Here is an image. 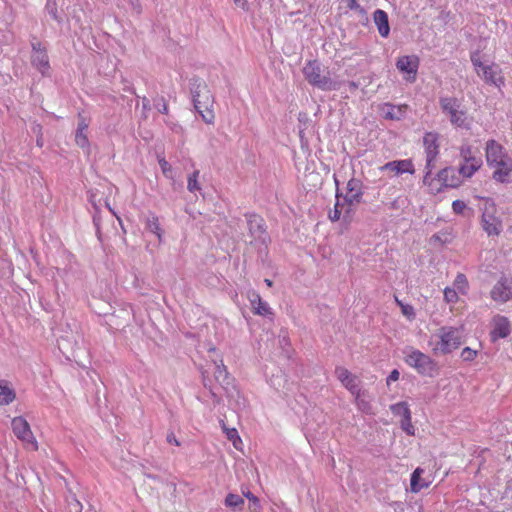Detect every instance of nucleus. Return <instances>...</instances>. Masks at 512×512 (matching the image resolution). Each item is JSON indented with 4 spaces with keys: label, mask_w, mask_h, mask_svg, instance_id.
Returning <instances> with one entry per match:
<instances>
[{
    "label": "nucleus",
    "mask_w": 512,
    "mask_h": 512,
    "mask_svg": "<svg viewBox=\"0 0 512 512\" xmlns=\"http://www.w3.org/2000/svg\"><path fill=\"white\" fill-rule=\"evenodd\" d=\"M485 159L492 169V179L498 183H507L512 175V158L496 140L489 139L485 144Z\"/></svg>",
    "instance_id": "nucleus-1"
},
{
    "label": "nucleus",
    "mask_w": 512,
    "mask_h": 512,
    "mask_svg": "<svg viewBox=\"0 0 512 512\" xmlns=\"http://www.w3.org/2000/svg\"><path fill=\"white\" fill-rule=\"evenodd\" d=\"M193 102L196 111L201 116L202 120L209 125L215 122L214 113V96L212 95L207 84L200 80H194L192 84Z\"/></svg>",
    "instance_id": "nucleus-2"
},
{
    "label": "nucleus",
    "mask_w": 512,
    "mask_h": 512,
    "mask_svg": "<svg viewBox=\"0 0 512 512\" xmlns=\"http://www.w3.org/2000/svg\"><path fill=\"white\" fill-rule=\"evenodd\" d=\"M433 338H436L435 341H431L434 354H449L458 349L462 343L459 329L450 326L441 327Z\"/></svg>",
    "instance_id": "nucleus-3"
},
{
    "label": "nucleus",
    "mask_w": 512,
    "mask_h": 512,
    "mask_svg": "<svg viewBox=\"0 0 512 512\" xmlns=\"http://www.w3.org/2000/svg\"><path fill=\"white\" fill-rule=\"evenodd\" d=\"M404 361L421 376L433 378L439 374L437 362L418 349L412 348L407 351Z\"/></svg>",
    "instance_id": "nucleus-4"
},
{
    "label": "nucleus",
    "mask_w": 512,
    "mask_h": 512,
    "mask_svg": "<svg viewBox=\"0 0 512 512\" xmlns=\"http://www.w3.org/2000/svg\"><path fill=\"white\" fill-rule=\"evenodd\" d=\"M442 112L448 116L450 123L459 128H470V120L467 111L462 106L460 99L456 97H442L439 100Z\"/></svg>",
    "instance_id": "nucleus-5"
},
{
    "label": "nucleus",
    "mask_w": 512,
    "mask_h": 512,
    "mask_svg": "<svg viewBox=\"0 0 512 512\" xmlns=\"http://www.w3.org/2000/svg\"><path fill=\"white\" fill-rule=\"evenodd\" d=\"M322 65L317 60H309L303 67V74L309 84L315 86L323 91L336 90L339 88V83L332 80L329 72L322 75Z\"/></svg>",
    "instance_id": "nucleus-6"
},
{
    "label": "nucleus",
    "mask_w": 512,
    "mask_h": 512,
    "mask_svg": "<svg viewBox=\"0 0 512 512\" xmlns=\"http://www.w3.org/2000/svg\"><path fill=\"white\" fill-rule=\"evenodd\" d=\"M470 59L477 75L481 77L487 84L500 86L504 83L502 71L497 64L483 63L478 51L472 53Z\"/></svg>",
    "instance_id": "nucleus-7"
},
{
    "label": "nucleus",
    "mask_w": 512,
    "mask_h": 512,
    "mask_svg": "<svg viewBox=\"0 0 512 512\" xmlns=\"http://www.w3.org/2000/svg\"><path fill=\"white\" fill-rule=\"evenodd\" d=\"M15 436L23 443L24 447L33 451L38 450V443L31 431L27 420L21 416L14 417L11 422Z\"/></svg>",
    "instance_id": "nucleus-8"
},
{
    "label": "nucleus",
    "mask_w": 512,
    "mask_h": 512,
    "mask_svg": "<svg viewBox=\"0 0 512 512\" xmlns=\"http://www.w3.org/2000/svg\"><path fill=\"white\" fill-rule=\"evenodd\" d=\"M481 226L488 236H498L502 231V221L497 215L494 203L486 202L484 205Z\"/></svg>",
    "instance_id": "nucleus-9"
},
{
    "label": "nucleus",
    "mask_w": 512,
    "mask_h": 512,
    "mask_svg": "<svg viewBox=\"0 0 512 512\" xmlns=\"http://www.w3.org/2000/svg\"><path fill=\"white\" fill-rule=\"evenodd\" d=\"M420 59L416 55H405L398 58L396 67L404 75V79L414 82L417 77Z\"/></svg>",
    "instance_id": "nucleus-10"
},
{
    "label": "nucleus",
    "mask_w": 512,
    "mask_h": 512,
    "mask_svg": "<svg viewBox=\"0 0 512 512\" xmlns=\"http://www.w3.org/2000/svg\"><path fill=\"white\" fill-rule=\"evenodd\" d=\"M31 63L43 76L49 75V57L46 48L39 41L32 42Z\"/></svg>",
    "instance_id": "nucleus-11"
},
{
    "label": "nucleus",
    "mask_w": 512,
    "mask_h": 512,
    "mask_svg": "<svg viewBox=\"0 0 512 512\" xmlns=\"http://www.w3.org/2000/svg\"><path fill=\"white\" fill-rule=\"evenodd\" d=\"M248 229L251 237L257 243L266 244L269 239L264 219L257 214L247 215Z\"/></svg>",
    "instance_id": "nucleus-12"
},
{
    "label": "nucleus",
    "mask_w": 512,
    "mask_h": 512,
    "mask_svg": "<svg viewBox=\"0 0 512 512\" xmlns=\"http://www.w3.org/2000/svg\"><path fill=\"white\" fill-rule=\"evenodd\" d=\"M335 375L341 384L352 394L355 398L360 397L359 379L356 375L352 374L347 368L337 366L335 368Z\"/></svg>",
    "instance_id": "nucleus-13"
},
{
    "label": "nucleus",
    "mask_w": 512,
    "mask_h": 512,
    "mask_svg": "<svg viewBox=\"0 0 512 512\" xmlns=\"http://www.w3.org/2000/svg\"><path fill=\"white\" fill-rule=\"evenodd\" d=\"M493 301L506 303L512 300V280L502 276L490 291Z\"/></svg>",
    "instance_id": "nucleus-14"
},
{
    "label": "nucleus",
    "mask_w": 512,
    "mask_h": 512,
    "mask_svg": "<svg viewBox=\"0 0 512 512\" xmlns=\"http://www.w3.org/2000/svg\"><path fill=\"white\" fill-rule=\"evenodd\" d=\"M247 298L250 302L251 309L254 315L262 316V317H268L270 319L273 318L274 312L272 308L269 306V304L264 301L260 294L255 291L251 290L247 293Z\"/></svg>",
    "instance_id": "nucleus-15"
},
{
    "label": "nucleus",
    "mask_w": 512,
    "mask_h": 512,
    "mask_svg": "<svg viewBox=\"0 0 512 512\" xmlns=\"http://www.w3.org/2000/svg\"><path fill=\"white\" fill-rule=\"evenodd\" d=\"M423 146L426 154L427 167H430L439 154V134L427 132L423 137Z\"/></svg>",
    "instance_id": "nucleus-16"
},
{
    "label": "nucleus",
    "mask_w": 512,
    "mask_h": 512,
    "mask_svg": "<svg viewBox=\"0 0 512 512\" xmlns=\"http://www.w3.org/2000/svg\"><path fill=\"white\" fill-rule=\"evenodd\" d=\"M492 329L490 331V338L492 342H496L501 338H506L511 333V324L507 317L496 315L492 318Z\"/></svg>",
    "instance_id": "nucleus-17"
},
{
    "label": "nucleus",
    "mask_w": 512,
    "mask_h": 512,
    "mask_svg": "<svg viewBox=\"0 0 512 512\" xmlns=\"http://www.w3.org/2000/svg\"><path fill=\"white\" fill-rule=\"evenodd\" d=\"M381 171H388L391 176H399L404 173L414 174L415 168L411 159L394 160L380 167Z\"/></svg>",
    "instance_id": "nucleus-18"
},
{
    "label": "nucleus",
    "mask_w": 512,
    "mask_h": 512,
    "mask_svg": "<svg viewBox=\"0 0 512 512\" xmlns=\"http://www.w3.org/2000/svg\"><path fill=\"white\" fill-rule=\"evenodd\" d=\"M423 473L424 469L420 467H417L413 471L410 479V491L412 493H418L422 489L428 488L432 484L433 478L431 477V475L422 477Z\"/></svg>",
    "instance_id": "nucleus-19"
},
{
    "label": "nucleus",
    "mask_w": 512,
    "mask_h": 512,
    "mask_svg": "<svg viewBox=\"0 0 512 512\" xmlns=\"http://www.w3.org/2000/svg\"><path fill=\"white\" fill-rule=\"evenodd\" d=\"M346 189L347 194L345 196V201L348 202L349 205L360 203L363 195L362 182L359 179L351 178L347 182Z\"/></svg>",
    "instance_id": "nucleus-20"
},
{
    "label": "nucleus",
    "mask_w": 512,
    "mask_h": 512,
    "mask_svg": "<svg viewBox=\"0 0 512 512\" xmlns=\"http://www.w3.org/2000/svg\"><path fill=\"white\" fill-rule=\"evenodd\" d=\"M373 19L378 28L379 34L384 38L388 37L390 27L387 13L381 9H377L373 14Z\"/></svg>",
    "instance_id": "nucleus-21"
},
{
    "label": "nucleus",
    "mask_w": 512,
    "mask_h": 512,
    "mask_svg": "<svg viewBox=\"0 0 512 512\" xmlns=\"http://www.w3.org/2000/svg\"><path fill=\"white\" fill-rule=\"evenodd\" d=\"M89 127V123L86 121V119L79 114V123L78 128L75 135V142L76 144L81 148H88L89 147V140L86 134V131Z\"/></svg>",
    "instance_id": "nucleus-22"
},
{
    "label": "nucleus",
    "mask_w": 512,
    "mask_h": 512,
    "mask_svg": "<svg viewBox=\"0 0 512 512\" xmlns=\"http://www.w3.org/2000/svg\"><path fill=\"white\" fill-rule=\"evenodd\" d=\"M482 166L481 159H470V161H463L458 168V173L464 178L472 177Z\"/></svg>",
    "instance_id": "nucleus-23"
},
{
    "label": "nucleus",
    "mask_w": 512,
    "mask_h": 512,
    "mask_svg": "<svg viewBox=\"0 0 512 512\" xmlns=\"http://www.w3.org/2000/svg\"><path fill=\"white\" fill-rule=\"evenodd\" d=\"M456 171L452 167H447L439 173V178L444 182L445 186L457 187L461 180L455 176Z\"/></svg>",
    "instance_id": "nucleus-24"
},
{
    "label": "nucleus",
    "mask_w": 512,
    "mask_h": 512,
    "mask_svg": "<svg viewBox=\"0 0 512 512\" xmlns=\"http://www.w3.org/2000/svg\"><path fill=\"white\" fill-rule=\"evenodd\" d=\"M16 398L15 391L6 381H0V405H8Z\"/></svg>",
    "instance_id": "nucleus-25"
},
{
    "label": "nucleus",
    "mask_w": 512,
    "mask_h": 512,
    "mask_svg": "<svg viewBox=\"0 0 512 512\" xmlns=\"http://www.w3.org/2000/svg\"><path fill=\"white\" fill-rule=\"evenodd\" d=\"M469 281L464 273H458L453 281L452 288H455L461 295L465 296L469 291Z\"/></svg>",
    "instance_id": "nucleus-26"
},
{
    "label": "nucleus",
    "mask_w": 512,
    "mask_h": 512,
    "mask_svg": "<svg viewBox=\"0 0 512 512\" xmlns=\"http://www.w3.org/2000/svg\"><path fill=\"white\" fill-rule=\"evenodd\" d=\"M461 294L452 287H445L443 290V299L444 302L448 305H455L459 302Z\"/></svg>",
    "instance_id": "nucleus-27"
},
{
    "label": "nucleus",
    "mask_w": 512,
    "mask_h": 512,
    "mask_svg": "<svg viewBox=\"0 0 512 512\" xmlns=\"http://www.w3.org/2000/svg\"><path fill=\"white\" fill-rule=\"evenodd\" d=\"M390 409L394 415L400 416L401 419L411 415L409 405L404 401L391 405Z\"/></svg>",
    "instance_id": "nucleus-28"
},
{
    "label": "nucleus",
    "mask_w": 512,
    "mask_h": 512,
    "mask_svg": "<svg viewBox=\"0 0 512 512\" xmlns=\"http://www.w3.org/2000/svg\"><path fill=\"white\" fill-rule=\"evenodd\" d=\"M336 203L334 204V207L329 210L328 212V218L332 222H336L341 218V215L343 213V209L345 207L344 203H341L339 201V194H336Z\"/></svg>",
    "instance_id": "nucleus-29"
},
{
    "label": "nucleus",
    "mask_w": 512,
    "mask_h": 512,
    "mask_svg": "<svg viewBox=\"0 0 512 512\" xmlns=\"http://www.w3.org/2000/svg\"><path fill=\"white\" fill-rule=\"evenodd\" d=\"M225 505L232 509L242 510L244 499L237 494L229 493L225 498Z\"/></svg>",
    "instance_id": "nucleus-30"
},
{
    "label": "nucleus",
    "mask_w": 512,
    "mask_h": 512,
    "mask_svg": "<svg viewBox=\"0 0 512 512\" xmlns=\"http://www.w3.org/2000/svg\"><path fill=\"white\" fill-rule=\"evenodd\" d=\"M385 106L388 108V111L385 112V118L387 119H397L399 120L403 113L405 112L407 106L404 105L403 107L401 106H393V105H390V104H385Z\"/></svg>",
    "instance_id": "nucleus-31"
},
{
    "label": "nucleus",
    "mask_w": 512,
    "mask_h": 512,
    "mask_svg": "<svg viewBox=\"0 0 512 512\" xmlns=\"http://www.w3.org/2000/svg\"><path fill=\"white\" fill-rule=\"evenodd\" d=\"M395 302L401 309L402 314L408 319V320H414L416 313L415 309L410 304H405L401 300L398 299V297L395 296Z\"/></svg>",
    "instance_id": "nucleus-32"
},
{
    "label": "nucleus",
    "mask_w": 512,
    "mask_h": 512,
    "mask_svg": "<svg viewBox=\"0 0 512 512\" xmlns=\"http://www.w3.org/2000/svg\"><path fill=\"white\" fill-rule=\"evenodd\" d=\"M223 430L227 436V438L233 442V445L236 449H239V445L242 444V440L238 434V431L235 428H227L223 424Z\"/></svg>",
    "instance_id": "nucleus-33"
},
{
    "label": "nucleus",
    "mask_w": 512,
    "mask_h": 512,
    "mask_svg": "<svg viewBox=\"0 0 512 512\" xmlns=\"http://www.w3.org/2000/svg\"><path fill=\"white\" fill-rule=\"evenodd\" d=\"M244 497H246L249 500V510L250 512H261V504L254 494H252L250 491L243 492Z\"/></svg>",
    "instance_id": "nucleus-34"
},
{
    "label": "nucleus",
    "mask_w": 512,
    "mask_h": 512,
    "mask_svg": "<svg viewBox=\"0 0 512 512\" xmlns=\"http://www.w3.org/2000/svg\"><path fill=\"white\" fill-rule=\"evenodd\" d=\"M199 175H200L199 170H195L192 174L189 175L188 182H187V189L190 192H195V191L201 190L200 184L198 182Z\"/></svg>",
    "instance_id": "nucleus-35"
},
{
    "label": "nucleus",
    "mask_w": 512,
    "mask_h": 512,
    "mask_svg": "<svg viewBox=\"0 0 512 512\" xmlns=\"http://www.w3.org/2000/svg\"><path fill=\"white\" fill-rule=\"evenodd\" d=\"M147 228L150 232L157 235L158 239L160 240L162 237V230L160 227L159 219L156 216H153L151 219L148 220Z\"/></svg>",
    "instance_id": "nucleus-36"
},
{
    "label": "nucleus",
    "mask_w": 512,
    "mask_h": 512,
    "mask_svg": "<svg viewBox=\"0 0 512 512\" xmlns=\"http://www.w3.org/2000/svg\"><path fill=\"white\" fill-rule=\"evenodd\" d=\"M460 156L463 161H470V159H481L480 157H476L474 155L472 147L468 144H463L460 147Z\"/></svg>",
    "instance_id": "nucleus-37"
},
{
    "label": "nucleus",
    "mask_w": 512,
    "mask_h": 512,
    "mask_svg": "<svg viewBox=\"0 0 512 512\" xmlns=\"http://www.w3.org/2000/svg\"><path fill=\"white\" fill-rule=\"evenodd\" d=\"M401 428L403 431H405L408 435L413 436L415 435V428L412 424V417L407 416L400 420Z\"/></svg>",
    "instance_id": "nucleus-38"
},
{
    "label": "nucleus",
    "mask_w": 512,
    "mask_h": 512,
    "mask_svg": "<svg viewBox=\"0 0 512 512\" xmlns=\"http://www.w3.org/2000/svg\"><path fill=\"white\" fill-rule=\"evenodd\" d=\"M466 208V203L462 200H455L452 203V210L456 214H462Z\"/></svg>",
    "instance_id": "nucleus-39"
},
{
    "label": "nucleus",
    "mask_w": 512,
    "mask_h": 512,
    "mask_svg": "<svg viewBox=\"0 0 512 512\" xmlns=\"http://www.w3.org/2000/svg\"><path fill=\"white\" fill-rule=\"evenodd\" d=\"M477 352L469 347L462 350L461 356L465 361H472L475 359Z\"/></svg>",
    "instance_id": "nucleus-40"
},
{
    "label": "nucleus",
    "mask_w": 512,
    "mask_h": 512,
    "mask_svg": "<svg viewBox=\"0 0 512 512\" xmlns=\"http://www.w3.org/2000/svg\"><path fill=\"white\" fill-rule=\"evenodd\" d=\"M160 168L165 176H168V173L171 172V165L165 160V158L159 159Z\"/></svg>",
    "instance_id": "nucleus-41"
},
{
    "label": "nucleus",
    "mask_w": 512,
    "mask_h": 512,
    "mask_svg": "<svg viewBox=\"0 0 512 512\" xmlns=\"http://www.w3.org/2000/svg\"><path fill=\"white\" fill-rule=\"evenodd\" d=\"M399 377V371L397 369L392 370L386 379V384L389 386L392 382L398 381Z\"/></svg>",
    "instance_id": "nucleus-42"
},
{
    "label": "nucleus",
    "mask_w": 512,
    "mask_h": 512,
    "mask_svg": "<svg viewBox=\"0 0 512 512\" xmlns=\"http://www.w3.org/2000/svg\"><path fill=\"white\" fill-rule=\"evenodd\" d=\"M228 375V372H227V368L221 364V365H217V371H216V378L219 379L221 377H227Z\"/></svg>",
    "instance_id": "nucleus-43"
},
{
    "label": "nucleus",
    "mask_w": 512,
    "mask_h": 512,
    "mask_svg": "<svg viewBox=\"0 0 512 512\" xmlns=\"http://www.w3.org/2000/svg\"><path fill=\"white\" fill-rule=\"evenodd\" d=\"M234 3L237 7L241 8L244 11L248 10V0H234Z\"/></svg>",
    "instance_id": "nucleus-44"
},
{
    "label": "nucleus",
    "mask_w": 512,
    "mask_h": 512,
    "mask_svg": "<svg viewBox=\"0 0 512 512\" xmlns=\"http://www.w3.org/2000/svg\"><path fill=\"white\" fill-rule=\"evenodd\" d=\"M347 4V7L351 10H357L360 6L356 0H344Z\"/></svg>",
    "instance_id": "nucleus-45"
},
{
    "label": "nucleus",
    "mask_w": 512,
    "mask_h": 512,
    "mask_svg": "<svg viewBox=\"0 0 512 512\" xmlns=\"http://www.w3.org/2000/svg\"><path fill=\"white\" fill-rule=\"evenodd\" d=\"M356 402H357L358 408L361 409L362 411H368V409L370 408L368 403H365L364 401H360L359 398L358 399L356 398Z\"/></svg>",
    "instance_id": "nucleus-46"
},
{
    "label": "nucleus",
    "mask_w": 512,
    "mask_h": 512,
    "mask_svg": "<svg viewBox=\"0 0 512 512\" xmlns=\"http://www.w3.org/2000/svg\"><path fill=\"white\" fill-rule=\"evenodd\" d=\"M167 441L169 443H173L175 444L176 446H180V442L176 439L175 435L174 434H170L167 436Z\"/></svg>",
    "instance_id": "nucleus-47"
},
{
    "label": "nucleus",
    "mask_w": 512,
    "mask_h": 512,
    "mask_svg": "<svg viewBox=\"0 0 512 512\" xmlns=\"http://www.w3.org/2000/svg\"><path fill=\"white\" fill-rule=\"evenodd\" d=\"M159 111L163 114H167L168 113V105L164 102L162 108L159 109Z\"/></svg>",
    "instance_id": "nucleus-48"
},
{
    "label": "nucleus",
    "mask_w": 512,
    "mask_h": 512,
    "mask_svg": "<svg viewBox=\"0 0 512 512\" xmlns=\"http://www.w3.org/2000/svg\"><path fill=\"white\" fill-rule=\"evenodd\" d=\"M265 284H266L268 287H272L273 282H272V280H270V279H265Z\"/></svg>",
    "instance_id": "nucleus-49"
},
{
    "label": "nucleus",
    "mask_w": 512,
    "mask_h": 512,
    "mask_svg": "<svg viewBox=\"0 0 512 512\" xmlns=\"http://www.w3.org/2000/svg\"><path fill=\"white\" fill-rule=\"evenodd\" d=\"M349 85H350V87H351V88H353V89H356V88L358 87L357 83H355V82H353V81H352V82H350V83H349Z\"/></svg>",
    "instance_id": "nucleus-50"
},
{
    "label": "nucleus",
    "mask_w": 512,
    "mask_h": 512,
    "mask_svg": "<svg viewBox=\"0 0 512 512\" xmlns=\"http://www.w3.org/2000/svg\"><path fill=\"white\" fill-rule=\"evenodd\" d=\"M136 2H138L139 0H135Z\"/></svg>",
    "instance_id": "nucleus-51"
}]
</instances>
